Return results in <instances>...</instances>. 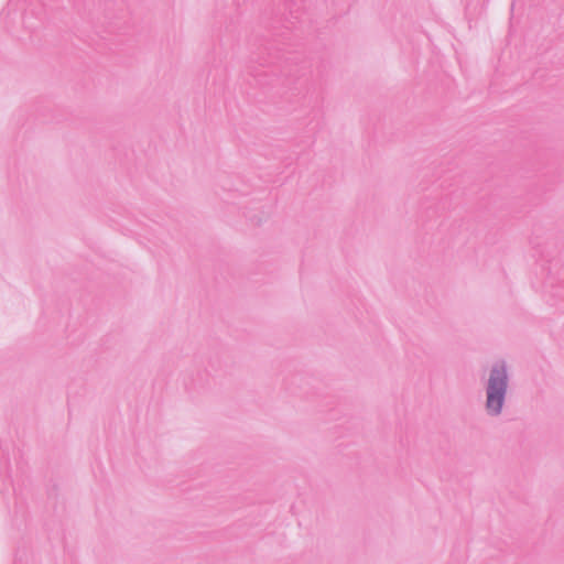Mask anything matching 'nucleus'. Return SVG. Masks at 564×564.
Masks as SVG:
<instances>
[{"mask_svg":"<svg viewBox=\"0 0 564 564\" xmlns=\"http://www.w3.org/2000/svg\"><path fill=\"white\" fill-rule=\"evenodd\" d=\"M509 387V375L505 361L492 365L486 382L485 410L490 416L502 413Z\"/></svg>","mask_w":564,"mask_h":564,"instance_id":"f257e3e1","label":"nucleus"}]
</instances>
